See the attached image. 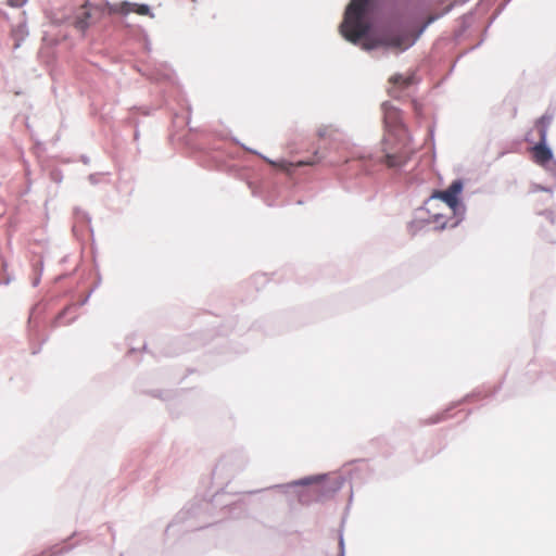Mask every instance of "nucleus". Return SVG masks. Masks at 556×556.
<instances>
[{"instance_id": "7ed1b4c3", "label": "nucleus", "mask_w": 556, "mask_h": 556, "mask_svg": "<svg viewBox=\"0 0 556 556\" xmlns=\"http://www.w3.org/2000/svg\"><path fill=\"white\" fill-rule=\"evenodd\" d=\"M383 121H384V132L400 134V131H408L403 123L402 113L395 106L383 103Z\"/></svg>"}, {"instance_id": "20e7f679", "label": "nucleus", "mask_w": 556, "mask_h": 556, "mask_svg": "<svg viewBox=\"0 0 556 556\" xmlns=\"http://www.w3.org/2000/svg\"><path fill=\"white\" fill-rule=\"evenodd\" d=\"M265 161L273 166L274 168L280 169L287 174H291L293 168L301 166H314L320 162V157L318 156V152H315L314 155L307 160L299 161L295 163L288 162L286 160L273 161L270 159L265 157Z\"/></svg>"}, {"instance_id": "0eeeda50", "label": "nucleus", "mask_w": 556, "mask_h": 556, "mask_svg": "<svg viewBox=\"0 0 556 556\" xmlns=\"http://www.w3.org/2000/svg\"><path fill=\"white\" fill-rule=\"evenodd\" d=\"M532 154L534 162L540 165H545L553 157L552 151L547 148L546 142L543 141H539L538 144L532 148Z\"/></svg>"}, {"instance_id": "9d476101", "label": "nucleus", "mask_w": 556, "mask_h": 556, "mask_svg": "<svg viewBox=\"0 0 556 556\" xmlns=\"http://www.w3.org/2000/svg\"><path fill=\"white\" fill-rule=\"evenodd\" d=\"M89 17H90V13L88 11H84L81 16H79L76 21V27L81 30H85L89 26V23H88Z\"/></svg>"}, {"instance_id": "423d86ee", "label": "nucleus", "mask_w": 556, "mask_h": 556, "mask_svg": "<svg viewBox=\"0 0 556 556\" xmlns=\"http://www.w3.org/2000/svg\"><path fill=\"white\" fill-rule=\"evenodd\" d=\"M110 12L111 13H121L124 15H127L129 13H136L139 15H149L150 8L147 4L121 2V3L114 4L113 7H111Z\"/></svg>"}, {"instance_id": "39448f33", "label": "nucleus", "mask_w": 556, "mask_h": 556, "mask_svg": "<svg viewBox=\"0 0 556 556\" xmlns=\"http://www.w3.org/2000/svg\"><path fill=\"white\" fill-rule=\"evenodd\" d=\"M463 190L460 180L453 181L446 190L435 191L432 198L440 199L445 202L453 211L458 206V195Z\"/></svg>"}, {"instance_id": "1a4fd4ad", "label": "nucleus", "mask_w": 556, "mask_h": 556, "mask_svg": "<svg viewBox=\"0 0 556 556\" xmlns=\"http://www.w3.org/2000/svg\"><path fill=\"white\" fill-rule=\"evenodd\" d=\"M389 83L399 86L400 88H406L414 83V75L409 74L404 76L396 74L390 77Z\"/></svg>"}, {"instance_id": "6e6552de", "label": "nucleus", "mask_w": 556, "mask_h": 556, "mask_svg": "<svg viewBox=\"0 0 556 556\" xmlns=\"http://www.w3.org/2000/svg\"><path fill=\"white\" fill-rule=\"evenodd\" d=\"M552 115L544 114L535 122V129L539 134V141L546 142L547 129L552 124Z\"/></svg>"}, {"instance_id": "f8f14e48", "label": "nucleus", "mask_w": 556, "mask_h": 556, "mask_svg": "<svg viewBox=\"0 0 556 556\" xmlns=\"http://www.w3.org/2000/svg\"><path fill=\"white\" fill-rule=\"evenodd\" d=\"M27 2V0H8V5L12 7V8H21L23 7L25 3Z\"/></svg>"}, {"instance_id": "f257e3e1", "label": "nucleus", "mask_w": 556, "mask_h": 556, "mask_svg": "<svg viewBox=\"0 0 556 556\" xmlns=\"http://www.w3.org/2000/svg\"><path fill=\"white\" fill-rule=\"evenodd\" d=\"M415 153L409 131L383 132L372 159L387 168H400L408 163Z\"/></svg>"}, {"instance_id": "9b49d317", "label": "nucleus", "mask_w": 556, "mask_h": 556, "mask_svg": "<svg viewBox=\"0 0 556 556\" xmlns=\"http://www.w3.org/2000/svg\"><path fill=\"white\" fill-rule=\"evenodd\" d=\"M404 41H405L404 38L395 37L389 41V45L392 47L400 48V49H406L409 46V43H405Z\"/></svg>"}, {"instance_id": "f03ea898", "label": "nucleus", "mask_w": 556, "mask_h": 556, "mask_svg": "<svg viewBox=\"0 0 556 556\" xmlns=\"http://www.w3.org/2000/svg\"><path fill=\"white\" fill-rule=\"evenodd\" d=\"M370 2L371 0H351L340 26V31L346 40L356 43L369 30L366 14Z\"/></svg>"}]
</instances>
